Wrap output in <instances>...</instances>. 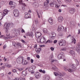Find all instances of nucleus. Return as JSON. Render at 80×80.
I'll return each instance as SVG.
<instances>
[{
    "instance_id": "64",
    "label": "nucleus",
    "mask_w": 80,
    "mask_h": 80,
    "mask_svg": "<svg viewBox=\"0 0 80 80\" xmlns=\"http://www.w3.org/2000/svg\"><path fill=\"white\" fill-rule=\"evenodd\" d=\"M80 30L79 29L78 30V34H80Z\"/></svg>"
},
{
    "instance_id": "42",
    "label": "nucleus",
    "mask_w": 80,
    "mask_h": 80,
    "mask_svg": "<svg viewBox=\"0 0 80 80\" xmlns=\"http://www.w3.org/2000/svg\"><path fill=\"white\" fill-rule=\"evenodd\" d=\"M13 1H10L9 2V5H13Z\"/></svg>"
},
{
    "instance_id": "57",
    "label": "nucleus",
    "mask_w": 80,
    "mask_h": 80,
    "mask_svg": "<svg viewBox=\"0 0 80 80\" xmlns=\"http://www.w3.org/2000/svg\"><path fill=\"white\" fill-rule=\"evenodd\" d=\"M57 40H55L53 42L54 43H57Z\"/></svg>"
},
{
    "instance_id": "19",
    "label": "nucleus",
    "mask_w": 80,
    "mask_h": 80,
    "mask_svg": "<svg viewBox=\"0 0 80 80\" xmlns=\"http://www.w3.org/2000/svg\"><path fill=\"white\" fill-rule=\"evenodd\" d=\"M63 17L62 16L59 17L58 18V21L59 22H62L63 21Z\"/></svg>"
},
{
    "instance_id": "41",
    "label": "nucleus",
    "mask_w": 80,
    "mask_h": 80,
    "mask_svg": "<svg viewBox=\"0 0 80 80\" xmlns=\"http://www.w3.org/2000/svg\"><path fill=\"white\" fill-rule=\"evenodd\" d=\"M77 47H80V42H78L77 44Z\"/></svg>"
},
{
    "instance_id": "7",
    "label": "nucleus",
    "mask_w": 80,
    "mask_h": 80,
    "mask_svg": "<svg viewBox=\"0 0 80 80\" xmlns=\"http://www.w3.org/2000/svg\"><path fill=\"white\" fill-rule=\"evenodd\" d=\"M35 76L36 79H39L41 77V74L39 72H35Z\"/></svg>"
},
{
    "instance_id": "51",
    "label": "nucleus",
    "mask_w": 80,
    "mask_h": 80,
    "mask_svg": "<svg viewBox=\"0 0 80 80\" xmlns=\"http://www.w3.org/2000/svg\"><path fill=\"white\" fill-rule=\"evenodd\" d=\"M50 49L52 51H53L54 50V48L53 47L51 48Z\"/></svg>"
},
{
    "instance_id": "63",
    "label": "nucleus",
    "mask_w": 80,
    "mask_h": 80,
    "mask_svg": "<svg viewBox=\"0 0 80 80\" xmlns=\"http://www.w3.org/2000/svg\"><path fill=\"white\" fill-rule=\"evenodd\" d=\"M33 78L32 77H30V80H33Z\"/></svg>"
},
{
    "instance_id": "52",
    "label": "nucleus",
    "mask_w": 80,
    "mask_h": 80,
    "mask_svg": "<svg viewBox=\"0 0 80 80\" xmlns=\"http://www.w3.org/2000/svg\"><path fill=\"white\" fill-rule=\"evenodd\" d=\"M20 79L21 80H25V78H20Z\"/></svg>"
},
{
    "instance_id": "32",
    "label": "nucleus",
    "mask_w": 80,
    "mask_h": 80,
    "mask_svg": "<svg viewBox=\"0 0 80 80\" xmlns=\"http://www.w3.org/2000/svg\"><path fill=\"white\" fill-rule=\"evenodd\" d=\"M73 42H74V44L76 43V39H75L73 38L72 39V43H73Z\"/></svg>"
},
{
    "instance_id": "48",
    "label": "nucleus",
    "mask_w": 80,
    "mask_h": 80,
    "mask_svg": "<svg viewBox=\"0 0 80 80\" xmlns=\"http://www.w3.org/2000/svg\"><path fill=\"white\" fill-rule=\"evenodd\" d=\"M19 78L16 77L15 78V79H14V80H19Z\"/></svg>"
},
{
    "instance_id": "37",
    "label": "nucleus",
    "mask_w": 80,
    "mask_h": 80,
    "mask_svg": "<svg viewBox=\"0 0 80 80\" xmlns=\"http://www.w3.org/2000/svg\"><path fill=\"white\" fill-rule=\"evenodd\" d=\"M48 43H52V42H53V41H52V40H48L46 42V43H48Z\"/></svg>"
},
{
    "instance_id": "10",
    "label": "nucleus",
    "mask_w": 80,
    "mask_h": 80,
    "mask_svg": "<svg viewBox=\"0 0 80 80\" xmlns=\"http://www.w3.org/2000/svg\"><path fill=\"white\" fill-rule=\"evenodd\" d=\"M25 18H31V15L30 14H28L27 12H25Z\"/></svg>"
},
{
    "instance_id": "49",
    "label": "nucleus",
    "mask_w": 80,
    "mask_h": 80,
    "mask_svg": "<svg viewBox=\"0 0 80 80\" xmlns=\"http://www.w3.org/2000/svg\"><path fill=\"white\" fill-rule=\"evenodd\" d=\"M12 71L13 72H17V71H16V70L15 69H12Z\"/></svg>"
},
{
    "instance_id": "29",
    "label": "nucleus",
    "mask_w": 80,
    "mask_h": 80,
    "mask_svg": "<svg viewBox=\"0 0 80 80\" xmlns=\"http://www.w3.org/2000/svg\"><path fill=\"white\" fill-rule=\"evenodd\" d=\"M76 50L78 52L80 53V47H76Z\"/></svg>"
},
{
    "instance_id": "14",
    "label": "nucleus",
    "mask_w": 80,
    "mask_h": 80,
    "mask_svg": "<svg viewBox=\"0 0 80 80\" xmlns=\"http://www.w3.org/2000/svg\"><path fill=\"white\" fill-rule=\"evenodd\" d=\"M27 7V5L25 4V3L22 4V10L23 11L25 10V8Z\"/></svg>"
},
{
    "instance_id": "24",
    "label": "nucleus",
    "mask_w": 80,
    "mask_h": 80,
    "mask_svg": "<svg viewBox=\"0 0 80 80\" xmlns=\"http://www.w3.org/2000/svg\"><path fill=\"white\" fill-rule=\"evenodd\" d=\"M10 38V36L9 35H7L6 36H5L3 38L4 39H5V40H8V39Z\"/></svg>"
},
{
    "instance_id": "23",
    "label": "nucleus",
    "mask_w": 80,
    "mask_h": 80,
    "mask_svg": "<svg viewBox=\"0 0 80 80\" xmlns=\"http://www.w3.org/2000/svg\"><path fill=\"white\" fill-rule=\"evenodd\" d=\"M49 4V0H46V1L44 2V5H48Z\"/></svg>"
},
{
    "instance_id": "16",
    "label": "nucleus",
    "mask_w": 80,
    "mask_h": 80,
    "mask_svg": "<svg viewBox=\"0 0 80 80\" xmlns=\"http://www.w3.org/2000/svg\"><path fill=\"white\" fill-rule=\"evenodd\" d=\"M27 74V72L26 71H24L22 72V73H21V75L22 76V77H25Z\"/></svg>"
},
{
    "instance_id": "12",
    "label": "nucleus",
    "mask_w": 80,
    "mask_h": 80,
    "mask_svg": "<svg viewBox=\"0 0 80 80\" xmlns=\"http://www.w3.org/2000/svg\"><path fill=\"white\" fill-rule=\"evenodd\" d=\"M64 30V28L63 26H62L60 25L58 27V31H60V30Z\"/></svg>"
},
{
    "instance_id": "34",
    "label": "nucleus",
    "mask_w": 80,
    "mask_h": 80,
    "mask_svg": "<svg viewBox=\"0 0 80 80\" xmlns=\"http://www.w3.org/2000/svg\"><path fill=\"white\" fill-rule=\"evenodd\" d=\"M39 71L40 72L42 73H45V70L43 71L42 70L40 69L39 70Z\"/></svg>"
},
{
    "instance_id": "56",
    "label": "nucleus",
    "mask_w": 80,
    "mask_h": 80,
    "mask_svg": "<svg viewBox=\"0 0 80 80\" xmlns=\"http://www.w3.org/2000/svg\"><path fill=\"white\" fill-rule=\"evenodd\" d=\"M1 3H2V4H5V1H2L1 2Z\"/></svg>"
},
{
    "instance_id": "11",
    "label": "nucleus",
    "mask_w": 80,
    "mask_h": 80,
    "mask_svg": "<svg viewBox=\"0 0 80 80\" xmlns=\"http://www.w3.org/2000/svg\"><path fill=\"white\" fill-rule=\"evenodd\" d=\"M40 41L42 43H43L44 42H46V39H45V38L44 37H42L40 38Z\"/></svg>"
},
{
    "instance_id": "28",
    "label": "nucleus",
    "mask_w": 80,
    "mask_h": 80,
    "mask_svg": "<svg viewBox=\"0 0 80 80\" xmlns=\"http://www.w3.org/2000/svg\"><path fill=\"white\" fill-rule=\"evenodd\" d=\"M34 5L36 8H38L39 7V4L37 2L34 3Z\"/></svg>"
},
{
    "instance_id": "2",
    "label": "nucleus",
    "mask_w": 80,
    "mask_h": 80,
    "mask_svg": "<svg viewBox=\"0 0 80 80\" xmlns=\"http://www.w3.org/2000/svg\"><path fill=\"white\" fill-rule=\"evenodd\" d=\"M10 25L11 26V27H13L14 26V24L13 23H9L7 24V23H5L4 25V27L5 28L6 30H8V29L9 28V27H10Z\"/></svg>"
},
{
    "instance_id": "33",
    "label": "nucleus",
    "mask_w": 80,
    "mask_h": 80,
    "mask_svg": "<svg viewBox=\"0 0 80 80\" xmlns=\"http://www.w3.org/2000/svg\"><path fill=\"white\" fill-rule=\"evenodd\" d=\"M17 45H18V47H20V48H22V46H21V44L19 42L17 43Z\"/></svg>"
},
{
    "instance_id": "6",
    "label": "nucleus",
    "mask_w": 80,
    "mask_h": 80,
    "mask_svg": "<svg viewBox=\"0 0 80 80\" xmlns=\"http://www.w3.org/2000/svg\"><path fill=\"white\" fill-rule=\"evenodd\" d=\"M58 44L59 46H64L66 44L65 41V40H61L59 42Z\"/></svg>"
},
{
    "instance_id": "5",
    "label": "nucleus",
    "mask_w": 80,
    "mask_h": 80,
    "mask_svg": "<svg viewBox=\"0 0 80 80\" xmlns=\"http://www.w3.org/2000/svg\"><path fill=\"white\" fill-rule=\"evenodd\" d=\"M13 13H14V16L15 17H18L19 15H20V13L18 12V10L17 9H15L14 10Z\"/></svg>"
},
{
    "instance_id": "22",
    "label": "nucleus",
    "mask_w": 80,
    "mask_h": 80,
    "mask_svg": "<svg viewBox=\"0 0 80 80\" xmlns=\"http://www.w3.org/2000/svg\"><path fill=\"white\" fill-rule=\"evenodd\" d=\"M7 13H8V10L7 9L4 10L3 12V16H5L6 14H7Z\"/></svg>"
},
{
    "instance_id": "61",
    "label": "nucleus",
    "mask_w": 80,
    "mask_h": 80,
    "mask_svg": "<svg viewBox=\"0 0 80 80\" xmlns=\"http://www.w3.org/2000/svg\"><path fill=\"white\" fill-rule=\"evenodd\" d=\"M62 7H67V5H62Z\"/></svg>"
},
{
    "instance_id": "15",
    "label": "nucleus",
    "mask_w": 80,
    "mask_h": 80,
    "mask_svg": "<svg viewBox=\"0 0 80 80\" xmlns=\"http://www.w3.org/2000/svg\"><path fill=\"white\" fill-rule=\"evenodd\" d=\"M48 22L50 23L51 25H53V19L51 18H50L48 19Z\"/></svg>"
},
{
    "instance_id": "26",
    "label": "nucleus",
    "mask_w": 80,
    "mask_h": 80,
    "mask_svg": "<svg viewBox=\"0 0 80 80\" xmlns=\"http://www.w3.org/2000/svg\"><path fill=\"white\" fill-rule=\"evenodd\" d=\"M3 14L2 13H0V20H2L3 18Z\"/></svg>"
},
{
    "instance_id": "18",
    "label": "nucleus",
    "mask_w": 80,
    "mask_h": 80,
    "mask_svg": "<svg viewBox=\"0 0 80 80\" xmlns=\"http://www.w3.org/2000/svg\"><path fill=\"white\" fill-rule=\"evenodd\" d=\"M51 35H52V36L51 37V38H54V37H55V36H56V34L53 32H51Z\"/></svg>"
},
{
    "instance_id": "55",
    "label": "nucleus",
    "mask_w": 80,
    "mask_h": 80,
    "mask_svg": "<svg viewBox=\"0 0 80 80\" xmlns=\"http://www.w3.org/2000/svg\"><path fill=\"white\" fill-rule=\"evenodd\" d=\"M37 15L38 16V18H40V15H39V14L38 13V11H37Z\"/></svg>"
},
{
    "instance_id": "4",
    "label": "nucleus",
    "mask_w": 80,
    "mask_h": 80,
    "mask_svg": "<svg viewBox=\"0 0 80 80\" xmlns=\"http://www.w3.org/2000/svg\"><path fill=\"white\" fill-rule=\"evenodd\" d=\"M65 57L64 53L62 52H61L58 56V58L59 60L63 59Z\"/></svg>"
},
{
    "instance_id": "21",
    "label": "nucleus",
    "mask_w": 80,
    "mask_h": 80,
    "mask_svg": "<svg viewBox=\"0 0 80 80\" xmlns=\"http://www.w3.org/2000/svg\"><path fill=\"white\" fill-rule=\"evenodd\" d=\"M49 79H50V77L48 75L45 76L44 77V80H48Z\"/></svg>"
},
{
    "instance_id": "60",
    "label": "nucleus",
    "mask_w": 80,
    "mask_h": 80,
    "mask_svg": "<svg viewBox=\"0 0 80 80\" xmlns=\"http://www.w3.org/2000/svg\"><path fill=\"white\" fill-rule=\"evenodd\" d=\"M19 3H21L22 5L23 4V3H22V0H20L19 1Z\"/></svg>"
},
{
    "instance_id": "62",
    "label": "nucleus",
    "mask_w": 80,
    "mask_h": 80,
    "mask_svg": "<svg viewBox=\"0 0 80 80\" xmlns=\"http://www.w3.org/2000/svg\"><path fill=\"white\" fill-rule=\"evenodd\" d=\"M57 1L59 2V3H61V2L60 1V0H57Z\"/></svg>"
},
{
    "instance_id": "17",
    "label": "nucleus",
    "mask_w": 80,
    "mask_h": 80,
    "mask_svg": "<svg viewBox=\"0 0 80 80\" xmlns=\"http://www.w3.org/2000/svg\"><path fill=\"white\" fill-rule=\"evenodd\" d=\"M55 3H56V2L54 1L50 3L49 5L50 7H54V5H55Z\"/></svg>"
},
{
    "instance_id": "44",
    "label": "nucleus",
    "mask_w": 80,
    "mask_h": 80,
    "mask_svg": "<svg viewBox=\"0 0 80 80\" xmlns=\"http://www.w3.org/2000/svg\"><path fill=\"white\" fill-rule=\"evenodd\" d=\"M37 35H40L38 36V37H40V36L42 35V34H41V33L40 32H38L37 33Z\"/></svg>"
},
{
    "instance_id": "39",
    "label": "nucleus",
    "mask_w": 80,
    "mask_h": 80,
    "mask_svg": "<svg viewBox=\"0 0 80 80\" xmlns=\"http://www.w3.org/2000/svg\"><path fill=\"white\" fill-rule=\"evenodd\" d=\"M12 66L11 64H8L7 65V67L8 68H10L11 67H12Z\"/></svg>"
},
{
    "instance_id": "47",
    "label": "nucleus",
    "mask_w": 80,
    "mask_h": 80,
    "mask_svg": "<svg viewBox=\"0 0 80 80\" xmlns=\"http://www.w3.org/2000/svg\"><path fill=\"white\" fill-rule=\"evenodd\" d=\"M52 69L55 70V69H57V68L56 67H55L54 68L52 67Z\"/></svg>"
},
{
    "instance_id": "45",
    "label": "nucleus",
    "mask_w": 80,
    "mask_h": 80,
    "mask_svg": "<svg viewBox=\"0 0 80 80\" xmlns=\"http://www.w3.org/2000/svg\"><path fill=\"white\" fill-rule=\"evenodd\" d=\"M20 32V30H19V29H18L17 30H16V33H18V32Z\"/></svg>"
},
{
    "instance_id": "53",
    "label": "nucleus",
    "mask_w": 80,
    "mask_h": 80,
    "mask_svg": "<svg viewBox=\"0 0 80 80\" xmlns=\"http://www.w3.org/2000/svg\"><path fill=\"white\" fill-rule=\"evenodd\" d=\"M36 57L38 58H40V56H39L38 55H36Z\"/></svg>"
},
{
    "instance_id": "9",
    "label": "nucleus",
    "mask_w": 80,
    "mask_h": 80,
    "mask_svg": "<svg viewBox=\"0 0 80 80\" xmlns=\"http://www.w3.org/2000/svg\"><path fill=\"white\" fill-rule=\"evenodd\" d=\"M36 68V66H32L30 67L28 69L29 72H32L33 70H34Z\"/></svg>"
},
{
    "instance_id": "20",
    "label": "nucleus",
    "mask_w": 80,
    "mask_h": 80,
    "mask_svg": "<svg viewBox=\"0 0 80 80\" xmlns=\"http://www.w3.org/2000/svg\"><path fill=\"white\" fill-rule=\"evenodd\" d=\"M70 53L71 55L73 57H74V56H75V52L73 50H70Z\"/></svg>"
},
{
    "instance_id": "50",
    "label": "nucleus",
    "mask_w": 80,
    "mask_h": 80,
    "mask_svg": "<svg viewBox=\"0 0 80 80\" xmlns=\"http://www.w3.org/2000/svg\"><path fill=\"white\" fill-rule=\"evenodd\" d=\"M12 45H13V46H14L15 47V45H17V43H15V42H12Z\"/></svg>"
},
{
    "instance_id": "58",
    "label": "nucleus",
    "mask_w": 80,
    "mask_h": 80,
    "mask_svg": "<svg viewBox=\"0 0 80 80\" xmlns=\"http://www.w3.org/2000/svg\"><path fill=\"white\" fill-rule=\"evenodd\" d=\"M21 32L22 33H23L24 32H25V30H23V29H22V31H21Z\"/></svg>"
},
{
    "instance_id": "38",
    "label": "nucleus",
    "mask_w": 80,
    "mask_h": 80,
    "mask_svg": "<svg viewBox=\"0 0 80 80\" xmlns=\"http://www.w3.org/2000/svg\"><path fill=\"white\" fill-rule=\"evenodd\" d=\"M54 74L55 75V76H56V77L58 76V75H59V74H58V73L57 72H54Z\"/></svg>"
},
{
    "instance_id": "46",
    "label": "nucleus",
    "mask_w": 80,
    "mask_h": 80,
    "mask_svg": "<svg viewBox=\"0 0 80 80\" xmlns=\"http://www.w3.org/2000/svg\"><path fill=\"white\" fill-rule=\"evenodd\" d=\"M55 7L56 8H59V7H60L59 6H58V5L57 4H56V3H55Z\"/></svg>"
},
{
    "instance_id": "27",
    "label": "nucleus",
    "mask_w": 80,
    "mask_h": 80,
    "mask_svg": "<svg viewBox=\"0 0 80 80\" xmlns=\"http://www.w3.org/2000/svg\"><path fill=\"white\" fill-rule=\"evenodd\" d=\"M15 7H16V4L15 3L14 4H12L11 7V9H13L15 8Z\"/></svg>"
},
{
    "instance_id": "13",
    "label": "nucleus",
    "mask_w": 80,
    "mask_h": 80,
    "mask_svg": "<svg viewBox=\"0 0 80 80\" xmlns=\"http://www.w3.org/2000/svg\"><path fill=\"white\" fill-rule=\"evenodd\" d=\"M69 12L70 13L73 14L75 12V9L74 8H71L69 10Z\"/></svg>"
},
{
    "instance_id": "35",
    "label": "nucleus",
    "mask_w": 80,
    "mask_h": 80,
    "mask_svg": "<svg viewBox=\"0 0 80 80\" xmlns=\"http://www.w3.org/2000/svg\"><path fill=\"white\" fill-rule=\"evenodd\" d=\"M66 50H67V48H62L60 50V51H66Z\"/></svg>"
},
{
    "instance_id": "1",
    "label": "nucleus",
    "mask_w": 80,
    "mask_h": 80,
    "mask_svg": "<svg viewBox=\"0 0 80 80\" xmlns=\"http://www.w3.org/2000/svg\"><path fill=\"white\" fill-rule=\"evenodd\" d=\"M17 62L18 63L20 64L22 63V65H26L28 63V62H27L26 60H25L23 62V57L22 56H19L17 59Z\"/></svg>"
},
{
    "instance_id": "40",
    "label": "nucleus",
    "mask_w": 80,
    "mask_h": 80,
    "mask_svg": "<svg viewBox=\"0 0 80 80\" xmlns=\"http://www.w3.org/2000/svg\"><path fill=\"white\" fill-rule=\"evenodd\" d=\"M17 30V29H13V30H12L13 33H16V31Z\"/></svg>"
},
{
    "instance_id": "25",
    "label": "nucleus",
    "mask_w": 80,
    "mask_h": 80,
    "mask_svg": "<svg viewBox=\"0 0 80 80\" xmlns=\"http://www.w3.org/2000/svg\"><path fill=\"white\" fill-rule=\"evenodd\" d=\"M32 32H28L26 33L27 36H30L31 37L32 36Z\"/></svg>"
},
{
    "instance_id": "59",
    "label": "nucleus",
    "mask_w": 80,
    "mask_h": 80,
    "mask_svg": "<svg viewBox=\"0 0 80 80\" xmlns=\"http://www.w3.org/2000/svg\"><path fill=\"white\" fill-rule=\"evenodd\" d=\"M6 47H7V46H6V45H4L3 46V49H5V48H6Z\"/></svg>"
},
{
    "instance_id": "3",
    "label": "nucleus",
    "mask_w": 80,
    "mask_h": 80,
    "mask_svg": "<svg viewBox=\"0 0 80 80\" xmlns=\"http://www.w3.org/2000/svg\"><path fill=\"white\" fill-rule=\"evenodd\" d=\"M75 61L76 62V64H73L72 66V68L74 69H76L77 67V66H78L79 64V62H78V61L77 60H75Z\"/></svg>"
},
{
    "instance_id": "43",
    "label": "nucleus",
    "mask_w": 80,
    "mask_h": 80,
    "mask_svg": "<svg viewBox=\"0 0 80 80\" xmlns=\"http://www.w3.org/2000/svg\"><path fill=\"white\" fill-rule=\"evenodd\" d=\"M35 22L36 23V25L38 24V20H36Z\"/></svg>"
},
{
    "instance_id": "36",
    "label": "nucleus",
    "mask_w": 80,
    "mask_h": 80,
    "mask_svg": "<svg viewBox=\"0 0 80 80\" xmlns=\"http://www.w3.org/2000/svg\"><path fill=\"white\" fill-rule=\"evenodd\" d=\"M43 32H44V33H47V32H48V31L47 30V29L46 28H44L43 30Z\"/></svg>"
},
{
    "instance_id": "30",
    "label": "nucleus",
    "mask_w": 80,
    "mask_h": 80,
    "mask_svg": "<svg viewBox=\"0 0 80 80\" xmlns=\"http://www.w3.org/2000/svg\"><path fill=\"white\" fill-rule=\"evenodd\" d=\"M56 80H64L63 78L60 77H57L56 78Z\"/></svg>"
},
{
    "instance_id": "8",
    "label": "nucleus",
    "mask_w": 80,
    "mask_h": 80,
    "mask_svg": "<svg viewBox=\"0 0 80 80\" xmlns=\"http://www.w3.org/2000/svg\"><path fill=\"white\" fill-rule=\"evenodd\" d=\"M64 70H66V71H67V70H68L69 72H73V70H72V69H68V68L67 66L65 67H64Z\"/></svg>"
},
{
    "instance_id": "54",
    "label": "nucleus",
    "mask_w": 80,
    "mask_h": 80,
    "mask_svg": "<svg viewBox=\"0 0 80 80\" xmlns=\"http://www.w3.org/2000/svg\"><path fill=\"white\" fill-rule=\"evenodd\" d=\"M31 62L32 63H33V59H31Z\"/></svg>"
},
{
    "instance_id": "31",
    "label": "nucleus",
    "mask_w": 80,
    "mask_h": 80,
    "mask_svg": "<svg viewBox=\"0 0 80 80\" xmlns=\"http://www.w3.org/2000/svg\"><path fill=\"white\" fill-rule=\"evenodd\" d=\"M41 50H42V49H41V48H38L37 50V53H40V52L41 51Z\"/></svg>"
}]
</instances>
